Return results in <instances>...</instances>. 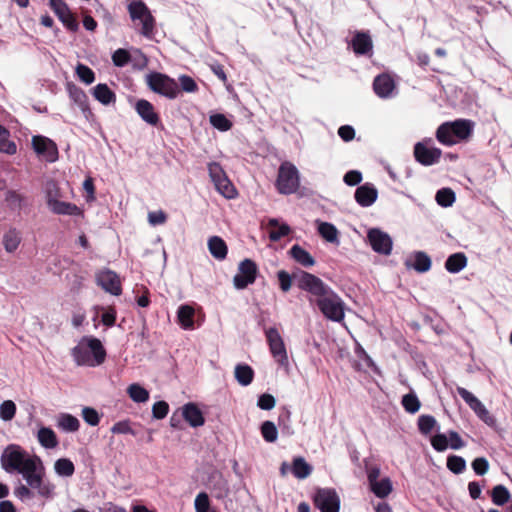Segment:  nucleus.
I'll use <instances>...</instances> for the list:
<instances>
[{"label": "nucleus", "instance_id": "obj_54", "mask_svg": "<svg viewBox=\"0 0 512 512\" xmlns=\"http://www.w3.org/2000/svg\"><path fill=\"white\" fill-rule=\"evenodd\" d=\"M169 412V405L165 401H158L152 406V415L156 419H163Z\"/></svg>", "mask_w": 512, "mask_h": 512}, {"label": "nucleus", "instance_id": "obj_53", "mask_svg": "<svg viewBox=\"0 0 512 512\" xmlns=\"http://www.w3.org/2000/svg\"><path fill=\"white\" fill-rule=\"evenodd\" d=\"M275 405V397L268 393L260 395L257 401V406L262 410H272Z\"/></svg>", "mask_w": 512, "mask_h": 512}, {"label": "nucleus", "instance_id": "obj_4", "mask_svg": "<svg viewBox=\"0 0 512 512\" xmlns=\"http://www.w3.org/2000/svg\"><path fill=\"white\" fill-rule=\"evenodd\" d=\"M473 126L472 121L465 119L445 122L438 127L436 138L440 143L451 146L467 139L472 133Z\"/></svg>", "mask_w": 512, "mask_h": 512}, {"label": "nucleus", "instance_id": "obj_48", "mask_svg": "<svg viewBox=\"0 0 512 512\" xmlns=\"http://www.w3.org/2000/svg\"><path fill=\"white\" fill-rule=\"evenodd\" d=\"M16 414V405L11 400H6L0 405V418L3 421H10Z\"/></svg>", "mask_w": 512, "mask_h": 512}, {"label": "nucleus", "instance_id": "obj_32", "mask_svg": "<svg viewBox=\"0 0 512 512\" xmlns=\"http://www.w3.org/2000/svg\"><path fill=\"white\" fill-rule=\"evenodd\" d=\"M268 225L271 228L269 237L272 241H278L290 233V227L286 223H280L277 219H270Z\"/></svg>", "mask_w": 512, "mask_h": 512}, {"label": "nucleus", "instance_id": "obj_30", "mask_svg": "<svg viewBox=\"0 0 512 512\" xmlns=\"http://www.w3.org/2000/svg\"><path fill=\"white\" fill-rule=\"evenodd\" d=\"M317 224L318 232L323 239L330 243H339V232L333 224L321 221H317Z\"/></svg>", "mask_w": 512, "mask_h": 512}, {"label": "nucleus", "instance_id": "obj_20", "mask_svg": "<svg viewBox=\"0 0 512 512\" xmlns=\"http://www.w3.org/2000/svg\"><path fill=\"white\" fill-rule=\"evenodd\" d=\"M136 111L138 115L144 120L146 123L155 126L159 122V117L157 113L154 111L153 105L144 99L137 101L136 103Z\"/></svg>", "mask_w": 512, "mask_h": 512}, {"label": "nucleus", "instance_id": "obj_16", "mask_svg": "<svg viewBox=\"0 0 512 512\" xmlns=\"http://www.w3.org/2000/svg\"><path fill=\"white\" fill-rule=\"evenodd\" d=\"M50 6L56 15L59 17L60 21L71 31L78 30V23L72 13L70 12L68 6L62 0H50Z\"/></svg>", "mask_w": 512, "mask_h": 512}, {"label": "nucleus", "instance_id": "obj_44", "mask_svg": "<svg viewBox=\"0 0 512 512\" xmlns=\"http://www.w3.org/2000/svg\"><path fill=\"white\" fill-rule=\"evenodd\" d=\"M194 508L196 512H212L209 496L206 492L197 494L194 500Z\"/></svg>", "mask_w": 512, "mask_h": 512}, {"label": "nucleus", "instance_id": "obj_39", "mask_svg": "<svg viewBox=\"0 0 512 512\" xmlns=\"http://www.w3.org/2000/svg\"><path fill=\"white\" fill-rule=\"evenodd\" d=\"M373 493L380 498L388 496L392 491V483L389 478H383L370 485Z\"/></svg>", "mask_w": 512, "mask_h": 512}, {"label": "nucleus", "instance_id": "obj_8", "mask_svg": "<svg viewBox=\"0 0 512 512\" xmlns=\"http://www.w3.org/2000/svg\"><path fill=\"white\" fill-rule=\"evenodd\" d=\"M146 82L152 91L170 99L176 98L179 93L176 81L164 74L151 73L147 76Z\"/></svg>", "mask_w": 512, "mask_h": 512}, {"label": "nucleus", "instance_id": "obj_34", "mask_svg": "<svg viewBox=\"0 0 512 512\" xmlns=\"http://www.w3.org/2000/svg\"><path fill=\"white\" fill-rule=\"evenodd\" d=\"M127 394L136 403H145L149 400V392L138 383H133L128 386Z\"/></svg>", "mask_w": 512, "mask_h": 512}, {"label": "nucleus", "instance_id": "obj_10", "mask_svg": "<svg viewBox=\"0 0 512 512\" xmlns=\"http://www.w3.org/2000/svg\"><path fill=\"white\" fill-rule=\"evenodd\" d=\"M431 139L418 142L414 146L415 159L424 166H431L439 162L442 151L434 146H429Z\"/></svg>", "mask_w": 512, "mask_h": 512}, {"label": "nucleus", "instance_id": "obj_9", "mask_svg": "<svg viewBox=\"0 0 512 512\" xmlns=\"http://www.w3.org/2000/svg\"><path fill=\"white\" fill-rule=\"evenodd\" d=\"M269 350L276 363L282 367H287L289 364L288 353L284 341L279 334L278 330L270 327L265 331Z\"/></svg>", "mask_w": 512, "mask_h": 512}, {"label": "nucleus", "instance_id": "obj_29", "mask_svg": "<svg viewBox=\"0 0 512 512\" xmlns=\"http://www.w3.org/2000/svg\"><path fill=\"white\" fill-rule=\"evenodd\" d=\"M234 376L242 386H248L254 377L253 369L247 364H238L234 369Z\"/></svg>", "mask_w": 512, "mask_h": 512}, {"label": "nucleus", "instance_id": "obj_41", "mask_svg": "<svg viewBox=\"0 0 512 512\" xmlns=\"http://www.w3.org/2000/svg\"><path fill=\"white\" fill-rule=\"evenodd\" d=\"M436 202L442 207H450L455 202V193L450 188H442L437 191Z\"/></svg>", "mask_w": 512, "mask_h": 512}, {"label": "nucleus", "instance_id": "obj_28", "mask_svg": "<svg viewBox=\"0 0 512 512\" xmlns=\"http://www.w3.org/2000/svg\"><path fill=\"white\" fill-rule=\"evenodd\" d=\"M93 96L103 105H109L116 100L114 92L106 84H98L93 89Z\"/></svg>", "mask_w": 512, "mask_h": 512}, {"label": "nucleus", "instance_id": "obj_1", "mask_svg": "<svg viewBox=\"0 0 512 512\" xmlns=\"http://www.w3.org/2000/svg\"><path fill=\"white\" fill-rule=\"evenodd\" d=\"M1 467L8 473L18 472L22 474L27 485L36 489L38 494L49 497L52 487L45 484L42 479V462L37 456H29L20 446L8 445L1 454Z\"/></svg>", "mask_w": 512, "mask_h": 512}, {"label": "nucleus", "instance_id": "obj_58", "mask_svg": "<svg viewBox=\"0 0 512 512\" xmlns=\"http://www.w3.org/2000/svg\"><path fill=\"white\" fill-rule=\"evenodd\" d=\"M431 445L435 450L442 452L449 446L448 437L445 434H436L431 439Z\"/></svg>", "mask_w": 512, "mask_h": 512}, {"label": "nucleus", "instance_id": "obj_31", "mask_svg": "<svg viewBox=\"0 0 512 512\" xmlns=\"http://www.w3.org/2000/svg\"><path fill=\"white\" fill-rule=\"evenodd\" d=\"M208 248L212 256L216 259L222 260L227 255L226 243L218 236H213L209 239Z\"/></svg>", "mask_w": 512, "mask_h": 512}, {"label": "nucleus", "instance_id": "obj_14", "mask_svg": "<svg viewBox=\"0 0 512 512\" xmlns=\"http://www.w3.org/2000/svg\"><path fill=\"white\" fill-rule=\"evenodd\" d=\"M97 284L106 292L118 296L121 294V283L119 276L112 270L104 269L96 274Z\"/></svg>", "mask_w": 512, "mask_h": 512}, {"label": "nucleus", "instance_id": "obj_23", "mask_svg": "<svg viewBox=\"0 0 512 512\" xmlns=\"http://www.w3.org/2000/svg\"><path fill=\"white\" fill-rule=\"evenodd\" d=\"M195 310L190 305H181L177 311V319L180 326L185 330H191L194 327Z\"/></svg>", "mask_w": 512, "mask_h": 512}, {"label": "nucleus", "instance_id": "obj_7", "mask_svg": "<svg viewBox=\"0 0 512 512\" xmlns=\"http://www.w3.org/2000/svg\"><path fill=\"white\" fill-rule=\"evenodd\" d=\"M129 15L133 21L139 20L145 37H150L154 30L155 19L146 4L141 0H133L127 6Z\"/></svg>", "mask_w": 512, "mask_h": 512}, {"label": "nucleus", "instance_id": "obj_21", "mask_svg": "<svg viewBox=\"0 0 512 512\" xmlns=\"http://www.w3.org/2000/svg\"><path fill=\"white\" fill-rule=\"evenodd\" d=\"M48 208L52 213L57 215L83 216V211L77 205L61 201L60 199L52 202Z\"/></svg>", "mask_w": 512, "mask_h": 512}, {"label": "nucleus", "instance_id": "obj_33", "mask_svg": "<svg viewBox=\"0 0 512 512\" xmlns=\"http://www.w3.org/2000/svg\"><path fill=\"white\" fill-rule=\"evenodd\" d=\"M290 254L298 263L305 267H311L315 264V260L310 253L299 245H294L290 249Z\"/></svg>", "mask_w": 512, "mask_h": 512}, {"label": "nucleus", "instance_id": "obj_63", "mask_svg": "<svg viewBox=\"0 0 512 512\" xmlns=\"http://www.w3.org/2000/svg\"><path fill=\"white\" fill-rule=\"evenodd\" d=\"M277 277H278V280H279V283H280V288L284 292L289 291L290 288H291V285H292V280H291L290 275L286 271L280 270L277 273Z\"/></svg>", "mask_w": 512, "mask_h": 512}, {"label": "nucleus", "instance_id": "obj_50", "mask_svg": "<svg viewBox=\"0 0 512 512\" xmlns=\"http://www.w3.org/2000/svg\"><path fill=\"white\" fill-rule=\"evenodd\" d=\"M447 467L450 471L459 474L465 470L466 462L462 457L452 455L447 459Z\"/></svg>", "mask_w": 512, "mask_h": 512}, {"label": "nucleus", "instance_id": "obj_13", "mask_svg": "<svg viewBox=\"0 0 512 512\" xmlns=\"http://www.w3.org/2000/svg\"><path fill=\"white\" fill-rule=\"evenodd\" d=\"M368 241L372 249L383 255H389L392 251V239L386 232L378 228H372L367 234Z\"/></svg>", "mask_w": 512, "mask_h": 512}, {"label": "nucleus", "instance_id": "obj_37", "mask_svg": "<svg viewBox=\"0 0 512 512\" xmlns=\"http://www.w3.org/2000/svg\"><path fill=\"white\" fill-rule=\"evenodd\" d=\"M20 241V233L16 229L9 230L3 237L5 250L9 253L14 252L18 248Z\"/></svg>", "mask_w": 512, "mask_h": 512}, {"label": "nucleus", "instance_id": "obj_38", "mask_svg": "<svg viewBox=\"0 0 512 512\" xmlns=\"http://www.w3.org/2000/svg\"><path fill=\"white\" fill-rule=\"evenodd\" d=\"M54 470L59 476L70 477L74 474L73 462L67 458H60L54 463Z\"/></svg>", "mask_w": 512, "mask_h": 512}, {"label": "nucleus", "instance_id": "obj_47", "mask_svg": "<svg viewBox=\"0 0 512 512\" xmlns=\"http://www.w3.org/2000/svg\"><path fill=\"white\" fill-rule=\"evenodd\" d=\"M209 119L211 125L220 131H227L232 126L231 121L224 114H213Z\"/></svg>", "mask_w": 512, "mask_h": 512}, {"label": "nucleus", "instance_id": "obj_24", "mask_svg": "<svg viewBox=\"0 0 512 512\" xmlns=\"http://www.w3.org/2000/svg\"><path fill=\"white\" fill-rule=\"evenodd\" d=\"M352 47L356 54L363 55L372 50L373 44L368 34L358 32L352 39Z\"/></svg>", "mask_w": 512, "mask_h": 512}, {"label": "nucleus", "instance_id": "obj_61", "mask_svg": "<svg viewBox=\"0 0 512 512\" xmlns=\"http://www.w3.org/2000/svg\"><path fill=\"white\" fill-rule=\"evenodd\" d=\"M6 201L12 209H20L23 203V197L14 191H9L6 196Z\"/></svg>", "mask_w": 512, "mask_h": 512}, {"label": "nucleus", "instance_id": "obj_35", "mask_svg": "<svg viewBox=\"0 0 512 512\" xmlns=\"http://www.w3.org/2000/svg\"><path fill=\"white\" fill-rule=\"evenodd\" d=\"M457 392L475 414H478L479 411L485 407L484 404L467 389L457 387Z\"/></svg>", "mask_w": 512, "mask_h": 512}, {"label": "nucleus", "instance_id": "obj_42", "mask_svg": "<svg viewBox=\"0 0 512 512\" xmlns=\"http://www.w3.org/2000/svg\"><path fill=\"white\" fill-rule=\"evenodd\" d=\"M431 267V259L424 252H417L414 256L413 268L418 272H427Z\"/></svg>", "mask_w": 512, "mask_h": 512}, {"label": "nucleus", "instance_id": "obj_3", "mask_svg": "<svg viewBox=\"0 0 512 512\" xmlns=\"http://www.w3.org/2000/svg\"><path fill=\"white\" fill-rule=\"evenodd\" d=\"M72 356L79 366L96 367L104 362L106 351L99 339L83 337L72 349Z\"/></svg>", "mask_w": 512, "mask_h": 512}, {"label": "nucleus", "instance_id": "obj_27", "mask_svg": "<svg viewBox=\"0 0 512 512\" xmlns=\"http://www.w3.org/2000/svg\"><path fill=\"white\" fill-rule=\"evenodd\" d=\"M466 265L467 257L461 252L450 255L445 262V268L450 273H458L463 270Z\"/></svg>", "mask_w": 512, "mask_h": 512}, {"label": "nucleus", "instance_id": "obj_15", "mask_svg": "<svg viewBox=\"0 0 512 512\" xmlns=\"http://www.w3.org/2000/svg\"><path fill=\"white\" fill-rule=\"evenodd\" d=\"M32 146L34 151L44 157L49 162H54L58 158V150L56 144L47 137L33 136Z\"/></svg>", "mask_w": 512, "mask_h": 512}, {"label": "nucleus", "instance_id": "obj_49", "mask_svg": "<svg viewBox=\"0 0 512 512\" xmlns=\"http://www.w3.org/2000/svg\"><path fill=\"white\" fill-rule=\"evenodd\" d=\"M402 405L409 413H416L420 409V401L414 394H406L402 398Z\"/></svg>", "mask_w": 512, "mask_h": 512}, {"label": "nucleus", "instance_id": "obj_64", "mask_svg": "<svg viewBox=\"0 0 512 512\" xmlns=\"http://www.w3.org/2000/svg\"><path fill=\"white\" fill-rule=\"evenodd\" d=\"M179 81L181 84V88L185 92L191 93V92H195L197 90V84L191 77L182 75V76H180Z\"/></svg>", "mask_w": 512, "mask_h": 512}, {"label": "nucleus", "instance_id": "obj_25", "mask_svg": "<svg viewBox=\"0 0 512 512\" xmlns=\"http://www.w3.org/2000/svg\"><path fill=\"white\" fill-rule=\"evenodd\" d=\"M312 470V466L303 457L294 458L291 466V472L296 478L300 480L306 479L310 476Z\"/></svg>", "mask_w": 512, "mask_h": 512}, {"label": "nucleus", "instance_id": "obj_52", "mask_svg": "<svg viewBox=\"0 0 512 512\" xmlns=\"http://www.w3.org/2000/svg\"><path fill=\"white\" fill-rule=\"evenodd\" d=\"M76 73L79 79L85 84H91L95 80L94 72L86 65L78 64Z\"/></svg>", "mask_w": 512, "mask_h": 512}, {"label": "nucleus", "instance_id": "obj_6", "mask_svg": "<svg viewBox=\"0 0 512 512\" xmlns=\"http://www.w3.org/2000/svg\"><path fill=\"white\" fill-rule=\"evenodd\" d=\"M208 173L215 189L225 198L233 199L237 196V190L226 175L221 165L216 162L208 164Z\"/></svg>", "mask_w": 512, "mask_h": 512}, {"label": "nucleus", "instance_id": "obj_43", "mask_svg": "<svg viewBox=\"0 0 512 512\" xmlns=\"http://www.w3.org/2000/svg\"><path fill=\"white\" fill-rule=\"evenodd\" d=\"M510 493L503 485H497L492 490V501L494 504L502 506L509 501Z\"/></svg>", "mask_w": 512, "mask_h": 512}, {"label": "nucleus", "instance_id": "obj_11", "mask_svg": "<svg viewBox=\"0 0 512 512\" xmlns=\"http://www.w3.org/2000/svg\"><path fill=\"white\" fill-rule=\"evenodd\" d=\"M257 273L256 264L250 260L245 259L240 262L238 273L233 278V284L236 289H244L255 281Z\"/></svg>", "mask_w": 512, "mask_h": 512}, {"label": "nucleus", "instance_id": "obj_12", "mask_svg": "<svg viewBox=\"0 0 512 512\" xmlns=\"http://www.w3.org/2000/svg\"><path fill=\"white\" fill-rule=\"evenodd\" d=\"M314 501L321 512H339L340 498L333 489H319Z\"/></svg>", "mask_w": 512, "mask_h": 512}, {"label": "nucleus", "instance_id": "obj_62", "mask_svg": "<svg viewBox=\"0 0 512 512\" xmlns=\"http://www.w3.org/2000/svg\"><path fill=\"white\" fill-rule=\"evenodd\" d=\"M362 181V174L358 170H350L344 175V182L349 186H355Z\"/></svg>", "mask_w": 512, "mask_h": 512}, {"label": "nucleus", "instance_id": "obj_56", "mask_svg": "<svg viewBox=\"0 0 512 512\" xmlns=\"http://www.w3.org/2000/svg\"><path fill=\"white\" fill-rule=\"evenodd\" d=\"M472 468L477 475H485L489 470V462L484 457H478L473 460Z\"/></svg>", "mask_w": 512, "mask_h": 512}, {"label": "nucleus", "instance_id": "obj_59", "mask_svg": "<svg viewBox=\"0 0 512 512\" xmlns=\"http://www.w3.org/2000/svg\"><path fill=\"white\" fill-rule=\"evenodd\" d=\"M14 495L21 501L30 500L34 497V494L31 491V489L28 486L21 483L14 489Z\"/></svg>", "mask_w": 512, "mask_h": 512}, {"label": "nucleus", "instance_id": "obj_17", "mask_svg": "<svg viewBox=\"0 0 512 512\" xmlns=\"http://www.w3.org/2000/svg\"><path fill=\"white\" fill-rule=\"evenodd\" d=\"M378 197L377 189L369 183L359 186L355 191V200L362 207H369L375 203Z\"/></svg>", "mask_w": 512, "mask_h": 512}, {"label": "nucleus", "instance_id": "obj_40", "mask_svg": "<svg viewBox=\"0 0 512 512\" xmlns=\"http://www.w3.org/2000/svg\"><path fill=\"white\" fill-rule=\"evenodd\" d=\"M261 434L266 442L274 443L278 439V430L274 422L264 421L261 424Z\"/></svg>", "mask_w": 512, "mask_h": 512}, {"label": "nucleus", "instance_id": "obj_55", "mask_svg": "<svg viewBox=\"0 0 512 512\" xmlns=\"http://www.w3.org/2000/svg\"><path fill=\"white\" fill-rule=\"evenodd\" d=\"M130 60V55L128 51L124 49H118L116 50L112 55V61L115 66L123 67L125 66Z\"/></svg>", "mask_w": 512, "mask_h": 512}, {"label": "nucleus", "instance_id": "obj_5", "mask_svg": "<svg viewBox=\"0 0 512 512\" xmlns=\"http://www.w3.org/2000/svg\"><path fill=\"white\" fill-rule=\"evenodd\" d=\"M300 185V176L297 167L289 162H283L278 170L276 187L281 194L295 193Z\"/></svg>", "mask_w": 512, "mask_h": 512}, {"label": "nucleus", "instance_id": "obj_46", "mask_svg": "<svg viewBox=\"0 0 512 512\" xmlns=\"http://www.w3.org/2000/svg\"><path fill=\"white\" fill-rule=\"evenodd\" d=\"M45 200L47 207L55 202L56 200L61 198L60 189L57 184L53 181H49L45 185Z\"/></svg>", "mask_w": 512, "mask_h": 512}, {"label": "nucleus", "instance_id": "obj_57", "mask_svg": "<svg viewBox=\"0 0 512 512\" xmlns=\"http://www.w3.org/2000/svg\"><path fill=\"white\" fill-rule=\"evenodd\" d=\"M82 417L85 422L91 426H96L99 423V415L97 411L91 407H84L82 409Z\"/></svg>", "mask_w": 512, "mask_h": 512}, {"label": "nucleus", "instance_id": "obj_22", "mask_svg": "<svg viewBox=\"0 0 512 512\" xmlns=\"http://www.w3.org/2000/svg\"><path fill=\"white\" fill-rule=\"evenodd\" d=\"M37 440L45 449H54L58 446L56 433L49 427H41L37 432Z\"/></svg>", "mask_w": 512, "mask_h": 512}, {"label": "nucleus", "instance_id": "obj_2", "mask_svg": "<svg viewBox=\"0 0 512 512\" xmlns=\"http://www.w3.org/2000/svg\"><path fill=\"white\" fill-rule=\"evenodd\" d=\"M298 287L316 297L315 303L325 318L341 322L345 317V303L342 298L327 286L320 278L307 272H301L297 280Z\"/></svg>", "mask_w": 512, "mask_h": 512}, {"label": "nucleus", "instance_id": "obj_18", "mask_svg": "<svg viewBox=\"0 0 512 512\" xmlns=\"http://www.w3.org/2000/svg\"><path fill=\"white\" fill-rule=\"evenodd\" d=\"M375 93L381 98L391 97L395 89V82L391 76L381 74L377 76L373 83Z\"/></svg>", "mask_w": 512, "mask_h": 512}, {"label": "nucleus", "instance_id": "obj_19", "mask_svg": "<svg viewBox=\"0 0 512 512\" xmlns=\"http://www.w3.org/2000/svg\"><path fill=\"white\" fill-rule=\"evenodd\" d=\"M182 416L191 427H200L204 425L205 419L203 413L195 403H187L182 407Z\"/></svg>", "mask_w": 512, "mask_h": 512}, {"label": "nucleus", "instance_id": "obj_60", "mask_svg": "<svg viewBox=\"0 0 512 512\" xmlns=\"http://www.w3.org/2000/svg\"><path fill=\"white\" fill-rule=\"evenodd\" d=\"M167 216L162 210L148 213V222L152 226L161 225L166 222Z\"/></svg>", "mask_w": 512, "mask_h": 512}, {"label": "nucleus", "instance_id": "obj_45", "mask_svg": "<svg viewBox=\"0 0 512 512\" xmlns=\"http://www.w3.org/2000/svg\"><path fill=\"white\" fill-rule=\"evenodd\" d=\"M9 132L2 125H0V152L7 154L16 153V145L8 141Z\"/></svg>", "mask_w": 512, "mask_h": 512}, {"label": "nucleus", "instance_id": "obj_26", "mask_svg": "<svg viewBox=\"0 0 512 512\" xmlns=\"http://www.w3.org/2000/svg\"><path fill=\"white\" fill-rule=\"evenodd\" d=\"M57 427L65 432H76L80 427L79 420L68 413H61L56 419Z\"/></svg>", "mask_w": 512, "mask_h": 512}, {"label": "nucleus", "instance_id": "obj_51", "mask_svg": "<svg viewBox=\"0 0 512 512\" xmlns=\"http://www.w3.org/2000/svg\"><path fill=\"white\" fill-rule=\"evenodd\" d=\"M436 425V420L433 416L422 415L418 419V427L421 433L429 434Z\"/></svg>", "mask_w": 512, "mask_h": 512}, {"label": "nucleus", "instance_id": "obj_36", "mask_svg": "<svg viewBox=\"0 0 512 512\" xmlns=\"http://www.w3.org/2000/svg\"><path fill=\"white\" fill-rule=\"evenodd\" d=\"M68 93H69L71 100L79 108H81L82 111H85L88 108L87 96L81 88H79L75 85H68Z\"/></svg>", "mask_w": 512, "mask_h": 512}]
</instances>
